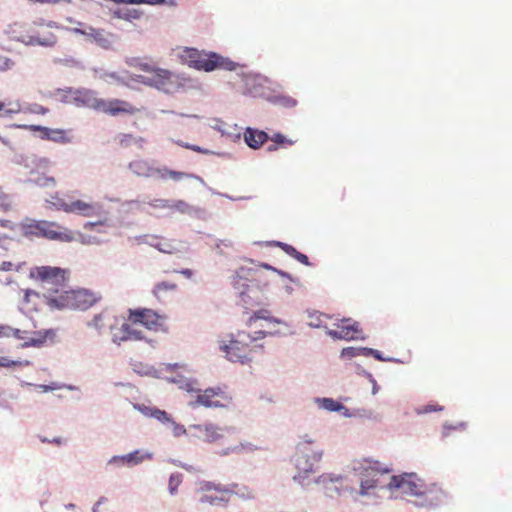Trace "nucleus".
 I'll list each match as a JSON object with an SVG mask.
<instances>
[{"label": "nucleus", "mask_w": 512, "mask_h": 512, "mask_svg": "<svg viewBox=\"0 0 512 512\" xmlns=\"http://www.w3.org/2000/svg\"><path fill=\"white\" fill-rule=\"evenodd\" d=\"M129 65L130 66H134V67H137L145 72L148 73V75L151 73V70L154 69L155 67L148 64V63H144V62H141L139 61L138 59L134 58L132 59L130 62H129Z\"/></svg>", "instance_id": "obj_43"}, {"label": "nucleus", "mask_w": 512, "mask_h": 512, "mask_svg": "<svg viewBox=\"0 0 512 512\" xmlns=\"http://www.w3.org/2000/svg\"><path fill=\"white\" fill-rule=\"evenodd\" d=\"M129 169L139 177L157 176V169L153 168L147 160L136 159L129 163Z\"/></svg>", "instance_id": "obj_21"}, {"label": "nucleus", "mask_w": 512, "mask_h": 512, "mask_svg": "<svg viewBox=\"0 0 512 512\" xmlns=\"http://www.w3.org/2000/svg\"><path fill=\"white\" fill-rule=\"evenodd\" d=\"M51 203L57 210L66 213L79 214L84 217L101 216L104 214L103 206L98 202H87L81 199L65 201L58 194L51 196Z\"/></svg>", "instance_id": "obj_7"}, {"label": "nucleus", "mask_w": 512, "mask_h": 512, "mask_svg": "<svg viewBox=\"0 0 512 512\" xmlns=\"http://www.w3.org/2000/svg\"><path fill=\"white\" fill-rule=\"evenodd\" d=\"M323 318H327V316L317 311L311 312L308 314V325L319 328L323 323Z\"/></svg>", "instance_id": "obj_35"}, {"label": "nucleus", "mask_w": 512, "mask_h": 512, "mask_svg": "<svg viewBox=\"0 0 512 512\" xmlns=\"http://www.w3.org/2000/svg\"><path fill=\"white\" fill-rule=\"evenodd\" d=\"M258 447L251 444V443H240L239 445L237 446H234V447H231V448H228L224 454H228V453H236V452H242V451H253V450H256Z\"/></svg>", "instance_id": "obj_37"}, {"label": "nucleus", "mask_w": 512, "mask_h": 512, "mask_svg": "<svg viewBox=\"0 0 512 512\" xmlns=\"http://www.w3.org/2000/svg\"><path fill=\"white\" fill-rule=\"evenodd\" d=\"M128 329H129L128 323H123L120 328H116V329L114 326L113 329H110L111 334H112V341L118 345H120L122 342H127L128 341Z\"/></svg>", "instance_id": "obj_25"}, {"label": "nucleus", "mask_w": 512, "mask_h": 512, "mask_svg": "<svg viewBox=\"0 0 512 512\" xmlns=\"http://www.w3.org/2000/svg\"><path fill=\"white\" fill-rule=\"evenodd\" d=\"M271 141H273L276 145L278 146H282V147H285V146H291L293 145L296 141L294 140H291V139H288L286 138L284 135H282L281 133H275L271 138Z\"/></svg>", "instance_id": "obj_38"}, {"label": "nucleus", "mask_w": 512, "mask_h": 512, "mask_svg": "<svg viewBox=\"0 0 512 512\" xmlns=\"http://www.w3.org/2000/svg\"><path fill=\"white\" fill-rule=\"evenodd\" d=\"M179 273L184 275L187 278H191L192 275H193V272L190 269H182V270L179 271Z\"/></svg>", "instance_id": "obj_58"}, {"label": "nucleus", "mask_w": 512, "mask_h": 512, "mask_svg": "<svg viewBox=\"0 0 512 512\" xmlns=\"http://www.w3.org/2000/svg\"><path fill=\"white\" fill-rule=\"evenodd\" d=\"M20 110H21L20 104L18 102H16L11 108L7 109L6 112L9 114L18 113V112H20Z\"/></svg>", "instance_id": "obj_56"}, {"label": "nucleus", "mask_w": 512, "mask_h": 512, "mask_svg": "<svg viewBox=\"0 0 512 512\" xmlns=\"http://www.w3.org/2000/svg\"><path fill=\"white\" fill-rule=\"evenodd\" d=\"M28 365H30V362L27 360L15 361V360H10L6 357H0V367H15V366L22 367V366H28Z\"/></svg>", "instance_id": "obj_39"}, {"label": "nucleus", "mask_w": 512, "mask_h": 512, "mask_svg": "<svg viewBox=\"0 0 512 512\" xmlns=\"http://www.w3.org/2000/svg\"><path fill=\"white\" fill-rule=\"evenodd\" d=\"M157 176L159 178H161V179L171 178V179H173L175 181H179V180H182L184 178L191 177V175L188 174V173L174 171V170H170L168 168H159V169H157Z\"/></svg>", "instance_id": "obj_28"}, {"label": "nucleus", "mask_w": 512, "mask_h": 512, "mask_svg": "<svg viewBox=\"0 0 512 512\" xmlns=\"http://www.w3.org/2000/svg\"><path fill=\"white\" fill-rule=\"evenodd\" d=\"M85 97V104L96 110V111H101L104 113V109H105V105H106V100L105 99H102V98H98L94 93L92 92H87L85 93L84 95Z\"/></svg>", "instance_id": "obj_24"}, {"label": "nucleus", "mask_w": 512, "mask_h": 512, "mask_svg": "<svg viewBox=\"0 0 512 512\" xmlns=\"http://www.w3.org/2000/svg\"><path fill=\"white\" fill-rule=\"evenodd\" d=\"M54 336L55 333L52 330H48L45 332L44 336L30 338L27 342L23 344V346H41L45 342L47 337L52 338Z\"/></svg>", "instance_id": "obj_36"}, {"label": "nucleus", "mask_w": 512, "mask_h": 512, "mask_svg": "<svg viewBox=\"0 0 512 512\" xmlns=\"http://www.w3.org/2000/svg\"><path fill=\"white\" fill-rule=\"evenodd\" d=\"M278 149V145H276L275 143L274 144H271L267 147V150L269 152H273V151H276Z\"/></svg>", "instance_id": "obj_62"}, {"label": "nucleus", "mask_w": 512, "mask_h": 512, "mask_svg": "<svg viewBox=\"0 0 512 512\" xmlns=\"http://www.w3.org/2000/svg\"><path fill=\"white\" fill-rule=\"evenodd\" d=\"M186 148H189L195 152H199V153H203L204 150H202L199 146H196V145H186L185 146Z\"/></svg>", "instance_id": "obj_59"}, {"label": "nucleus", "mask_w": 512, "mask_h": 512, "mask_svg": "<svg viewBox=\"0 0 512 512\" xmlns=\"http://www.w3.org/2000/svg\"><path fill=\"white\" fill-rule=\"evenodd\" d=\"M75 34H80L86 37L90 42H94L103 49H110L113 45V34L106 32L103 29H96L92 26L75 27L72 29Z\"/></svg>", "instance_id": "obj_14"}, {"label": "nucleus", "mask_w": 512, "mask_h": 512, "mask_svg": "<svg viewBox=\"0 0 512 512\" xmlns=\"http://www.w3.org/2000/svg\"><path fill=\"white\" fill-rule=\"evenodd\" d=\"M258 293L255 289H250L249 286H246L245 290L240 291V297L244 305L246 306H254L260 304L258 297L254 300L250 293Z\"/></svg>", "instance_id": "obj_31"}, {"label": "nucleus", "mask_w": 512, "mask_h": 512, "mask_svg": "<svg viewBox=\"0 0 512 512\" xmlns=\"http://www.w3.org/2000/svg\"><path fill=\"white\" fill-rule=\"evenodd\" d=\"M29 129L32 131L40 132V136L42 139L51 140L58 143H66L68 142V138L64 130L61 129H50L47 127L31 125Z\"/></svg>", "instance_id": "obj_20"}, {"label": "nucleus", "mask_w": 512, "mask_h": 512, "mask_svg": "<svg viewBox=\"0 0 512 512\" xmlns=\"http://www.w3.org/2000/svg\"><path fill=\"white\" fill-rule=\"evenodd\" d=\"M272 334L271 331L264 329L254 331L252 334L246 331H238L231 335L228 344L221 342L219 348L229 361L242 365L248 364L253 361L255 354H263L264 352V346L255 342Z\"/></svg>", "instance_id": "obj_1"}, {"label": "nucleus", "mask_w": 512, "mask_h": 512, "mask_svg": "<svg viewBox=\"0 0 512 512\" xmlns=\"http://www.w3.org/2000/svg\"><path fill=\"white\" fill-rule=\"evenodd\" d=\"M171 209L179 210L180 212H186L189 209V205L183 200H177L170 204Z\"/></svg>", "instance_id": "obj_48"}, {"label": "nucleus", "mask_w": 512, "mask_h": 512, "mask_svg": "<svg viewBox=\"0 0 512 512\" xmlns=\"http://www.w3.org/2000/svg\"><path fill=\"white\" fill-rule=\"evenodd\" d=\"M321 407L328 411H340L343 405L331 398H322L318 400Z\"/></svg>", "instance_id": "obj_34"}, {"label": "nucleus", "mask_w": 512, "mask_h": 512, "mask_svg": "<svg viewBox=\"0 0 512 512\" xmlns=\"http://www.w3.org/2000/svg\"><path fill=\"white\" fill-rule=\"evenodd\" d=\"M243 282V278L239 275L235 276L234 279H233V286L237 289H239L240 287L244 286L245 284L242 283Z\"/></svg>", "instance_id": "obj_55"}, {"label": "nucleus", "mask_w": 512, "mask_h": 512, "mask_svg": "<svg viewBox=\"0 0 512 512\" xmlns=\"http://www.w3.org/2000/svg\"><path fill=\"white\" fill-rule=\"evenodd\" d=\"M175 430H176V431H175V434H176V435H179V434H181V433H184V432H185V429L183 428V426H178V425H176V426H175Z\"/></svg>", "instance_id": "obj_60"}, {"label": "nucleus", "mask_w": 512, "mask_h": 512, "mask_svg": "<svg viewBox=\"0 0 512 512\" xmlns=\"http://www.w3.org/2000/svg\"><path fill=\"white\" fill-rule=\"evenodd\" d=\"M5 328L3 326H0V336L2 335H8L7 333H5Z\"/></svg>", "instance_id": "obj_64"}, {"label": "nucleus", "mask_w": 512, "mask_h": 512, "mask_svg": "<svg viewBox=\"0 0 512 512\" xmlns=\"http://www.w3.org/2000/svg\"><path fill=\"white\" fill-rule=\"evenodd\" d=\"M140 112V109L130 102L121 99L106 100L104 113L117 116L120 114L134 115Z\"/></svg>", "instance_id": "obj_17"}, {"label": "nucleus", "mask_w": 512, "mask_h": 512, "mask_svg": "<svg viewBox=\"0 0 512 512\" xmlns=\"http://www.w3.org/2000/svg\"><path fill=\"white\" fill-rule=\"evenodd\" d=\"M258 319H263V320L269 321L271 323H276V324H281L282 323L281 320H277V319L271 318L269 316V311L262 309V310H258L256 312H254L253 315L249 316V318L246 321V326L248 328H252L254 322L256 320H258Z\"/></svg>", "instance_id": "obj_26"}, {"label": "nucleus", "mask_w": 512, "mask_h": 512, "mask_svg": "<svg viewBox=\"0 0 512 512\" xmlns=\"http://www.w3.org/2000/svg\"><path fill=\"white\" fill-rule=\"evenodd\" d=\"M294 259H296L297 261H299L300 263H302V264H304L306 266L310 265L308 257L305 254H303V253H301L299 251L295 254Z\"/></svg>", "instance_id": "obj_51"}, {"label": "nucleus", "mask_w": 512, "mask_h": 512, "mask_svg": "<svg viewBox=\"0 0 512 512\" xmlns=\"http://www.w3.org/2000/svg\"><path fill=\"white\" fill-rule=\"evenodd\" d=\"M52 166L53 164L48 158H38L34 160L30 170V182L39 187H55L57 181L51 173Z\"/></svg>", "instance_id": "obj_12"}, {"label": "nucleus", "mask_w": 512, "mask_h": 512, "mask_svg": "<svg viewBox=\"0 0 512 512\" xmlns=\"http://www.w3.org/2000/svg\"><path fill=\"white\" fill-rule=\"evenodd\" d=\"M152 246L163 253H173V251L175 250L173 244L168 241H165L163 243L152 244Z\"/></svg>", "instance_id": "obj_45"}, {"label": "nucleus", "mask_w": 512, "mask_h": 512, "mask_svg": "<svg viewBox=\"0 0 512 512\" xmlns=\"http://www.w3.org/2000/svg\"><path fill=\"white\" fill-rule=\"evenodd\" d=\"M322 455L323 451L314 447L312 440L305 439L299 442L293 457L295 468L298 471L293 477L294 480L303 484L308 475L315 472V465L321 460Z\"/></svg>", "instance_id": "obj_4"}, {"label": "nucleus", "mask_w": 512, "mask_h": 512, "mask_svg": "<svg viewBox=\"0 0 512 512\" xmlns=\"http://www.w3.org/2000/svg\"><path fill=\"white\" fill-rule=\"evenodd\" d=\"M363 355H373L376 359L381 360V356L379 355V352L377 350L369 349V348H362Z\"/></svg>", "instance_id": "obj_53"}, {"label": "nucleus", "mask_w": 512, "mask_h": 512, "mask_svg": "<svg viewBox=\"0 0 512 512\" xmlns=\"http://www.w3.org/2000/svg\"><path fill=\"white\" fill-rule=\"evenodd\" d=\"M387 487L391 492H399L402 496H419L425 493L423 481L414 473L392 476Z\"/></svg>", "instance_id": "obj_9"}, {"label": "nucleus", "mask_w": 512, "mask_h": 512, "mask_svg": "<svg viewBox=\"0 0 512 512\" xmlns=\"http://www.w3.org/2000/svg\"><path fill=\"white\" fill-rule=\"evenodd\" d=\"M277 246L280 247L285 253H287L293 258L295 257V254L298 252L296 248L286 243L277 242Z\"/></svg>", "instance_id": "obj_47"}, {"label": "nucleus", "mask_w": 512, "mask_h": 512, "mask_svg": "<svg viewBox=\"0 0 512 512\" xmlns=\"http://www.w3.org/2000/svg\"><path fill=\"white\" fill-rule=\"evenodd\" d=\"M204 489L206 491L214 489L217 492V495L205 494L200 499L202 503L211 505H219L222 502H227L229 495L233 493L232 489L222 487L220 484L214 485L212 483H206Z\"/></svg>", "instance_id": "obj_18"}, {"label": "nucleus", "mask_w": 512, "mask_h": 512, "mask_svg": "<svg viewBox=\"0 0 512 512\" xmlns=\"http://www.w3.org/2000/svg\"><path fill=\"white\" fill-rule=\"evenodd\" d=\"M12 266L13 265L11 262L4 261L0 266V270L9 271L12 269Z\"/></svg>", "instance_id": "obj_57"}, {"label": "nucleus", "mask_w": 512, "mask_h": 512, "mask_svg": "<svg viewBox=\"0 0 512 512\" xmlns=\"http://www.w3.org/2000/svg\"><path fill=\"white\" fill-rule=\"evenodd\" d=\"M31 296H35L36 297V296H38V293L33 291V290H25L24 291V296H23L24 302H29Z\"/></svg>", "instance_id": "obj_54"}, {"label": "nucleus", "mask_w": 512, "mask_h": 512, "mask_svg": "<svg viewBox=\"0 0 512 512\" xmlns=\"http://www.w3.org/2000/svg\"><path fill=\"white\" fill-rule=\"evenodd\" d=\"M268 134L264 131L248 128L244 133L247 145L253 149L260 148L267 140Z\"/></svg>", "instance_id": "obj_22"}, {"label": "nucleus", "mask_w": 512, "mask_h": 512, "mask_svg": "<svg viewBox=\"0 0 512 512\" xmlns=\"http://www.w3.org/2000/svg\"><path fill=\"white\" fill-rule=\"evenodd\" d=\"M25 235L33 237H42L48 240L61 242H70L74 239L73 232L63 228L56 222L45 220L33 221L24 228Z\"/></svg>", "instance_id": "obj_5"}, {"label": "nucleus", "mask_w": 512, "mask_h": 512, "mask_svg": "<svg viewBox=\"0 0 512 512\" xmlns=\"http://www.w3.org/2000/svg\"><path fill=\"white\" fill-rule=\"evenodd\" d=\"M139 82L165 93H174L180 87L179 79L176 75L167 69L158 67L152 69L149 75L140 76Z\"/></svg>", "instance_id": "obj_8"}, {"label": "nucleus", "mask_w": 512, "mask_h": 512, "mask_svg": "<svg viewBox=\"0 0 512 512\" xmlns=\"http://www.w3.org/2000/svg\"><path fill=\"white\" fill-rule=\"evenodd\" d=\"M360 332L357 322L351 323L349 319H344L338 325V329L329 330L327 334L334 339L355 340L359 338Z\"/></svg>", "instance_id": "obj_15"}, {"label": "nucleus", "mask_w": 512, "mask_h": 512, "mask_svg": "<svg viewBox=\"0 0 512 512\" xmlns=\"http://www.w3.org/2000/svg\"><path fill=\"white\" fill-rule=\"evenodd\" d=\"M116 3H127V4H149V5H160L169 4L170 6H176L177 0H113Z\"/></svg>", "instance_id": "obj_29"}, {"label": "nucleus", "mask_w": 512, "mask_h": 512, "mask_svg": "<svg viewBox=\"0 0 512 512\" xmlns=\"http://www.w3.org/2000/svg\"><path fill=\"white\" fill-rule=\"evenodd\" d=\"M142 340H145L147 341L150 345H154V341L151 340V339H147L143 332L140 331V330H137L135 328H133L130 324H129V329H128V341H142Z\"/></svg>", "instance_id": "obj_33"}, {"label": "nucleus", "mask_w": 512, "mask_h": 512, "mask_svg": "<svg viewBox=\"0 0 512 512\" xmlns=\"http://www.w3.org/2000/svg\"><path fill=\"white\" fill-rule=\"evenodd\" d=\"M151 206L161 209L170 208V203L168 200L165 199H157L154 201V203H151Z\"/></svg>", "instance_id": "obj_50"}, {"label": "nucleus", "mask_w": 512, "mask_h": 512, "mask_svg": "<svg viewBox=\"0 0 512 512\" xmlns=\"http://www.w3.org/2000/svg\"><path fill=\"white\" fill-rule=\"evenodd\" d=\"M116 322L117 317L108 309H104L100 313L95 314L93 318L88 321L87 325L101 334L107 328L113 329Z\"/></svg>", "instance_id": "obj_16"}, {"label": "nucleus", "mask_w": 512, "mask_h": 512, "mask_svg": "<svg viewBox=\"0 0 512 512\" xmlns=\"http://www.w3.org/2000/svg\"><path fill=\"white\" fill-rule=\"evenodd\" d=\"M122 459L125 462H127L128 464H138V463L142 462L143 456H140L139 452L135 451V452L125 455Z\"/></svg>", "instance_id": "obj_44"}, {"label": "nucleus", "mask_w": 512, "mask_h": 512, "mask_svg": "<svg viewBox=\"0 0 512 512\" xmlns=\"http://www.w3.org/2000/svg\"><path fill=\"white\" fill-rule=\"evenodd\" d=\"M177 289V284L171 281H162L155 285L153 294L158 298H162L168 292H173Z\"/></svg>", "instance_id": "obj_27"}, {"label": "nucleus", "mask_w": 512, "mask_h": 512, "mask_svg": "<svg viewBox=\"0 0 512 512\" xmlns=\"http://www.w3.org/2000/svg\"><path fill=\"white\" fill-rule=\"evenodd\" d=\"M363 353L362 349H356L354 347H347L342 350V356L352 358Z\"/></svg>", "instance_id": "obj_46"}, {"label": "nucleus", "mask_w": 512, "mask_h": 512, "mask_svg": "<svg viewBox=\"0 0 512 512\" xmlns=\"http://www.w3.org/2000/svg\"><path fill=\"white\" fill-rule=\"evenodd\" d=\"M146 415L157 419L160 422L166 423L171 422L170 416L164 411L157 408H145V411L141 409Z\"/></svg>", "instance_id": "obj_30"}, {"label": "nucleus", "mask_w": 512, "mask_h": 512, "mask_svg": "<svg viewBox=\"0 0 512 512\" xmlns=\"http://www.w3.org/2000/svg\"><path fill=\"white\" fill-rule=\"evenodd\" d=\"M202 54L203 53H200L195 49H189L186 51V60L188 61L189 65L192 66V60H199L197 56H202Z\"/></svg>", "instance_id": "obj_49"}, {"label": "nucleus", "mask_w": 512, "mask_h": 512, "mask_svg": "<svg viewBox=\"0 0 512 512\" xmlns=\"http://www.w3.org/2000/svg\"><path fill=\"white\" fill-rule=\"evenodd\" d=\"M29 43L51 47L57 43V36L50 31L42 33L38 32L36 35L30 36Z\"/></svg>", "instance_id": "obj_23"}, {"label": "nucleus", "mask_w": 512, "mask_h": 512, "mask_svg": "<svg viewBox=\"0 0 512 512\" xmlns=\"http://www.w3.org/2000/svg\"><path fill=\"white\" fill-rule=\"evenodd\" d=\"M232 401V395L226 387H210L205 390H198L194 401L189 405L192 408L204 406L206 408H225Z\"/></svg>", "instance_id": "obj_6"}, {"label": "nucleus", "mask_w": 512, "mask_h": 512, "mask_svg": "<svg viewBox=\"0 0 512 512\" xmlns=\"http://www.w3.org/2000/svg\"><path fill=\"white\" fill-rule=\"evenodd\" d=\"M118 141L119 145L125 148L138 142V140L132 134H121L119 135Z\"/></svg>", "instance_id": "obj_40"}, {"label": "nucleus", "mask_w": 512, "mask_h": 512, "mask_svg": "<svg viewBox=\"0 0 512 512\" xmlns=\"http://www.w3.org/2000/svg\"><path fill=\"white\" fill-rule=\"evenodd\" d=\"M13 208L11 196L0 187V211L8 212Z\"/></svg>", "instance_id": "obj_32"}, {"label": "nucleus", "mask_w": 512, "mask_h": 512, "mask_svg": "<svg viewBox=\"0 0 512 512\" xmlns=\"http://www.w3.org/2000/svg\"><path fill=\"white\" fill-rule=\"evenodd\" d=\"M354 469L359 471V474L362 476L360 484V493L362 495L367 494L370 489L377 487L379 476L390 472V469L382 468L379 462H372L370 460H364L360 463L359 467Z\"/></svg>", "instance_id": "obj_11"}, {"label": "nucleus", "mask_w": 512, "mask_h": 512, "mask_svg": "<svg viewBox=\"0 0 512 512\" xmlns=\"http://www.w3.org/2000/svg\"><path fill=\"white\" fill-rule=\"evenodd\" d=\"M35 111L37 113L45 114V113H47L48 109L43 106H38V108Z\"/></svg>", "instance_id": "obj_61"}, {"label": "nucleus", "mask_w": 512, "mask_h": 512, "mask_svg": "<svg viewBox=\"0 0 512 512\" xmlns=\"http://www.w3.org/2000/svg\"><path fill=\"white\" fill-rule=\"evenodd\" d=\"M443 409V407L439 406V405H426L423 407V409L421 410L422 413H429V412H433V411H441Z\"/></svg>", "instance_id": "obj_52"}, {"label": "nucleus", "mask_w": 512, "mask_h": 512, "mask_svg": "<svg viewBox=\"0 0 512 512\" xmlns=\"http://www.w3.org/2000/svg\"><path fill=\"white\" fill-rule=\"evenodd\" d=\"M47 26H48L49 28H59V26H58L55 22H49V23L47 24Z\"/></svg>", "instance_id": "obj_63"}, {"label": "nucleus", "mask_w": 512, "mask_h": 512, "mask_svg": "<svg viewBox=\"0 0 512 512\" xmlns=\"http://www.w3.org/2000/svg\"><path fill=\"white\" fill-rule=\"evenodd\" d=\"M194 429L204 441L210 443L217 442L224 436L223 430L213 424L195 425Z\"/></svg>", "instance_id": "obj_19"}, {"label": "nucleus", "mask_w": 512, "mask_h": 512, "mask_svg": "<svg viewBox=\"0 0 512 512\" xmlns=\"http://www.w3.org/2000/svg\"><path fill=\"white\" fill-rule=\"evenodd\" d=\"M102 299L100 293L80 288L63 290L56 297L48 298V306L51 309H73L87 310L97 304Z\"/></svg>", "instance_id": "obj_2"}, {"label": "nucleus", "mask_w": 512, "mask_h": 512, "mask_svg": "<svg viewBox=\"0 0 512 512\" xmlns=\"http://www.w3.org/2000/svg\"><path fill=\"white\" fill-rule=\"evenodd\" d=\"M69 274V270L55 266H36L32 267L29 271V277L39 282L43 289L46 290L47 304L49 297H56L64 290Z\"/></svg>", "instance_id": "obj_3"}, {"label": "nucleus", "mask_w": 512, "mask_h": 512, "mask_svg": "<svg viewBox=\"0 0 512 512\" xmlns=\"http://www.w3.org/2000/svg\"><path fill=\"white\" fill-rule=\"evenodd\" d=\"M14 65L15 62L11 58L0 54V72L8 71L12 69Z\"/></svg>", "instance_id": "obj_42"}, {"label": "nucleus", "mask_w": 512, "mask_h": 512, "mask_svg": "<svg viewBox=\"0 0 512 512\" xmlns=\"http://www.w3.org/2000/svg\"><path fill=\"white\" fill-rule=\"evenodd\" d=\"M182 482V475L181 474H172L169 478V491L171 494H175L177 491V488Z\"/></svg>", "instance_id": "obj_41"}, {"label": "nucleus", "mask_w": 512, "mask_h": 512, "mask_svg": "<svg viewBox=\"0 0 512 512\" xmlns=\"http://www.w3.org/2000/svg\"><path fill=\"white\" fill-rule=\"evenodd\" d=\"M199 60H192V67L198 70H204L206 72L213 71L215 69L234 70L236 64L229 59H226L216 53L206 54L197 56Z\"/></svg>", "instance_id": "obj_13"}, {"label": "nucleus", "mask_w": 512, "mask_h": 512, "mask_svg": "<svg viewBox=\"0 0 512 512\" xmlns=\"http://www.w3.org/2000/svg\"><path fill=\"white\" fill-rule=\"evenodd\" d=\"M128 320L155 332H167L166 316L147 308L129 309Z\"/></svg>", "instance_id": "obj_10"}]
</instances>
